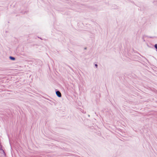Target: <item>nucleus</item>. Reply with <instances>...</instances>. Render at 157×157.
<instances>
[{"label":"nucleus","mask_w":157,"mask_h":157,"mask_svg":"<svg viewBox=\"0 0 157 157\" xmlns=\"http://www.w3.org/2000/svg\"><path fill=\"white\" fill-rule=\"evenodd\" d=\"M55 92L57 97L60 98L62 97V94L60 91L58 89H55Z\"/></svg>","instance_id":"1"},{"label":"nucleus","mask_w":157,"mask_h":157,"mask_svg":"<svg viewBox=\"0 0 157 157\" xmlns=\"http://www.w3.org/2000/svg\"><path fill=\"white\" fill-rule=\"evenodd\" d=\"M45 98L49 101H48V102L49 103H50L51 105H55V103L54 102H53V101H52V100H50L48 98Z\"/></svg>","instance_id":"2"},{"label":"nucleus","mask_w":157,"mask_h":157,"mask_svg":"<svg viewBox=\"0 0 157 157\" xmlns=\"http://www.w3.org/2000/svg\"><path fill=\"white\" fill-rule=\"evenodd\" d=\"M9 58L10 60L13 61H14L16 59V58L14 57L11 56H10L9 57Z\"/></svg>","instance_id":"3"},{"label":"nucleus","mask_w":157,"mask_h":157,"mask_svg":"<svg viewBox=\"0 0 157 157\" xmlns=\"http://www.w3.org/2000/svg\"><path fill=\"white\" fill-rule=\"evenodd\" d=\"M154 47L155 48L156 51L157 52V44H155L154 45Z\"/></svg>","instance_id":"4"},{"label":"nucleus","mask_w":157,"mask_h":157,"mask_svg":"<svg viewBox=\"0 0 157 157\" xmlns=\"http://www.w3.org/2000/svg\"><path fill=\"white\" fill-rule=\"evenodd\" d=\"M148 38H154L155 37V36H147Z\"/></svg>","instance_id":"5"},{"label":"nucleus","mask_w":157,"mask_h":157,"mask_svg":"<svg viewBox=\"0 0 157 157\" xmlns=\"http://www.w3.org/2000/svg\"><path fill=\"white\" fill-rule=\"evenodd\" d=\"M95 66L96 67V68H97L98 67V65L97 64H95Z\"/></svg>","instance_id":"6"},{"label":"nucleus","mask_w":157,"mask_h":157,"mask_svg":"<svg viewBox=\"0 0 157 157\" xmlns=\"http://www.w3.org/2000/svg\"><path fill=\"white\" fill-rule=\"evenodd\" d=\"M86 49H87V48L86 47H85V48H84V49H85V50Z\"/></svg>","instance_id":"7"},{"label":"nucleus","mask_w":157,"mask_h":157,"mask_svg":"<svg viewBox=\"0 0 157 157\" xmlns=\"http://www.w3.org/2000/svg\"><path fill=\"white\" fill-rule=\"evenodd\" d=\"M38 38L41 39V40H42V39L41 38H40L39 37H38Z\"/></svg>","instance_id":"8"},{"label":"nucleus","mask_w":157,"mask_h":157,"mask_svg":"<svg viewBox=\"0 0 157 157\" xmlns=\"http://www.w3.org/2000/svg\"><path fill=\"white\" fill-rule=\"evenodd\" d=\"M70 68L72 70V68L71 67H70Z\"/></svg>","instance_id":"9"},{"label":"nucleus","mask_w":157,"mask_h":157,"mask_svg":"<svg viewBox=\"0 0 157 157\" xmlns=\"http://www.w3.org/2000/svg\"><path fill=\"white\" fill-rule=\"evenodd\" d=\"M148 46L149 47H150V48H151V47H150V46H149V45H148Z\"/></svg>","instance_id":"10"},{"label":"nucleus","mask_w":157,"mask_h":157,"mask_svg":"<svg viewBox=\"0 0 157 157\" xmlns=\"http://www.w3.org/2000/svg\"><path fill=\"white\" fill-rule=\"evenodd\" d=\"M13 107H16V108H17V107H16V106H14Z\"/></svg>","instance_id":"11"}]
</instances>
